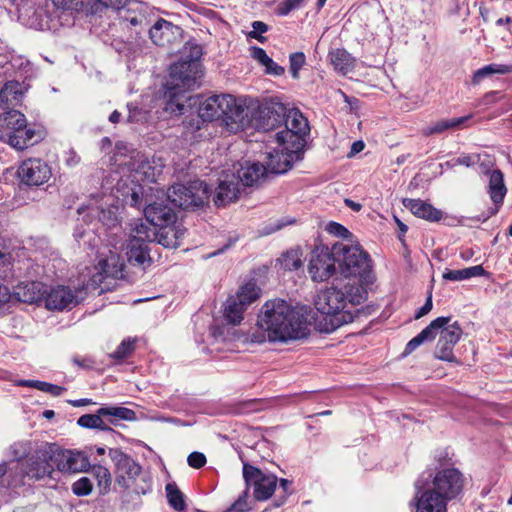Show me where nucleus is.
Segmentation results:
<instances>
[{
  "instance_id": "obj_44",
  "label": "nucleus",
  "mask_w": 512,
  "mask_h": 512,
  "mask_svg": "<svg viewBox=\"0 0 512 512\" xmlns=\"http://www.w3.org/2000/svg\"><path fill=\"white\" fill-rule=\"evenodd\" d=\"M290 72L294 79L299 78V71L306 63V57L302 52H295L289 56Z\"/></svg>"
},
{
  "instance_id": "obj_9",
  "label": "nucleus",
  "mask_w": 512,
  "mask_h": 512,
  "mask_svg": "<svg viewBox=\"0 0 512 512\" xmlns=\"http://www.w3.org/2000/svg\"><path fill=\"white\" fill-rule=\"evenodd\" d=\"M259 295L260 288L255 282L249 281L239 288L236 295L228 297L223 308V317L227 324H240L244 311Z\"/></svg>"
},
{
  "instance_id": "obj_28",
  "label": "nucleus",
  "mask_w": 512,
  "mask_h": 512,
  "mask_svg": "<svg viewBox=\"0 0 512 512\" xmlns=\"http://www.w3.org/2000/svg\"><path fill=\"white\" fill-rule=\"evenodd\" d=\"M178 30L177 26L163 19H159L152 27L148 28L149 36L153 43L163 47L173 42L175 32Z\"/></svg>"
},
{
  "instance_id": "obj_27",
  "label": "nucleus",
  "mask_w": 512,
  "mask_h": 512,
  "mask_svg": "<svg viewBox=\"0 0 512 512\" xmlns=\"http://www.w3.org/2000/svg\"><path fill=\"white\" fill-rule=\"evenodd\" d=\"M131 166L133 170L132 177L135 182L153 183L157 181L162 173V166L156 165L154 160L138 159Z\"/></svg>"
},
{
  "instance_id": "obj_63",
  "label": "nucleus",
  "mask_w": 512,
  "mask_h": 512,
  "mask_svg": "<svg viewBox=\"0 0 512 512\" xmlns=\"http://www.w3.org/2000/svg\"><path fill=\"white\" fill-rule=\"evenodd\" d=\"M10 297L11 293L9 289L6 286L0 284V306L7 303L10 300Z\"/></svg>"
},
{
  "instance_id": "obj_40",
  "label": "nucleus",
  "mask_w": 512,
  "mask_h": 512,
  "mask_svg": "<svg viewBox=\"0 0 512 512\" xmlns=\"http://www.w3.org/2000/svg\"><path fill=\"white\" fill-rule=\"evenodd\" d=\"M512 72V65L489 64L478 69L473 75V83L478 84L492 74H508Z\"/></svg>"
},
{
  "instance_id": "obj_51",
  "label": "nucleus",
  "mask_w": 512,
  "mask_h": 512,
  "mask_svg": "<svg viewBox=\"0 0 512 512\" xmlns=\"http://www.w3.org/2000/svg\"><path fill=\"white\" fill-rule=\"evenodd\" d=\"M479 156L478 155H461L456 159H453L451 161L446 162V165L450 168H453L457 165H463L466 167H470L474 165L476 162H478Z\"/></svg>"
},
{
  "instance_id": "obj_6",
  "label": "nucleus",
  "mask_w": 512,
  "mask_h": 512,
  "mask_svg": "<svg viewBox=\"0 0 512 512\" xmlns=\"http://www.w3.org/2000/svg\"><path fill=\"white\" fill-rule=\"evenodd\" d=\"M41 134L27 125L26 117L17 110L0 114V140L7 141L17 150H23L37 143Z\"/></svg>"
},
{
  "instance_id": "obj_36",
  "label": "nucleus",
  "mask_w": 512,
  "mask_h": 512,
  "mask_svg": "<svg viewBox=\"0 0 512 512\" xmlns=\"http://www.w3.org/2000/svg\"><path fill=\"white\" fill-rule=\"evenodd\" d=\"M23 95L22 84L18 81H8L0 91V106L16 104Z\"/></svg>"
},
{
  "instance_id": "obj_17",
  "label": "nucleus",
  "mask_w": 512,
  "mask_h": 512,
  "mask_svg": "<svg viewBox=\"0 0 512 512\" xmlns=\"http://www.w3.org/2000/svg\"><path fill=\"white\" fill-rule=\"evenodd\" d=\"M146 241H151V235L146 226L141 224L136 230V235H132L127 244L126 254L130 264L142 267L150 264L151 258Z\"/></svg>"
},
{
  "instance_id": "obj_8",
  "label": "nucleus",
  "mask_w": 512,
  "mask_h": 512,
  "mask_svg": "<svg viewBox=\"0 0 512 512\" xmlns=\"http://www.w3.org/2000/svg\"><path fill=\"white\" fill-rule=\"evenodd\" d=\"M211 190L200 180L189 182L187 185L175 184L167 191V200L175 207L195 209L208 203Z\"/></svg>"
},
{
  "instance_id": "obj_15",
  "label": "nucleus",
  "mask_w": 512,
  "mask_h": 512,
  "mask_svg": "<svg viewBox=\"0 0 512 512\" xmlns=\"http://www.w3.org/2000/svg\"><path fill=\"white\" fill-rule=\"evenodd\" d=\"M302 158V149H288L280 145L279 149H273L267 152L265 166L269 174H282L287 172L295 161Z\"/></svg>"
},
{
  "instance_id": "obj_14",
  "label": "nucleus",
  "mask_w": 512,
  "mask_h": 512,
  "mask_svg": "<svg viewBox=\"0 0 512 512\" xmlns=\"http://www.w3.org/2000/svg\"><path fill=\"white\" fill-rule=\"evenodd\" d=\"M243 476L247 483L253 484L256 500L265 501L273 495L278 482L275 475L265 474L260 469L245 464Z\"/></svg>"
},
{
  "instance_id": "obj_4",
  "label": "nucleus",
  "mask_w": 512,
  "mask_h": 512,
  "mask_svg": "<svg viewBox=\"0 0 512 512\" xmlns=\"http://www.w3.org/2000/svg\"><path fill=\"white\" fill-rule=\"evenodd\" d=\"M451 317H438L425 327L417 336L413 337L406 345L404 354L408 355L424 342L432 341L439 334L435 357L448 362H456L453 348L462 336V328L458 322L449 324Z\"/></svg>"
},
{
  "instance_id": "obj_33",
  "label": "nucleus",
  "mask_w": 512,
  "mask_h": 512,
  "mask_svg": "<svg viewBox=\"0 0 512 512\" xmlns=\"http://www.w3.org/2000/svg\"><path fill=\"white\" fill-rule=\"evenodd\" d=\"M33 443L30 440L22 439L12 442L6 449L5 455L12 461L20 465L34 451Z\"/></svg>"
},
{
  "instance_id": "obj_19",
  "label": "nucleus",
  "mask_w": 512,
  "mask_h": 512,
  "mask_svg": "<svg viewBox=\"0 0 512 512\" xmlns=\"http://www.w3.org/2000/svg\"><path fill=\"white\" fill-rule=\"evenodd\" d=\"M54 456L55 466L61 472H84L90 467L87 455L81 451L59 450L54 446Z\"/></svg>"
},
{
  "instance_id": "obj_45",
  "label": "nucleus",
  "mask_w": 512,
  "mask_h": 512,
  "mask_svg": "<svg viewBox=\"0 0 512 512\" xmlns=\"http://www.w3.org/2000/svg\"><path fill=\"white\" fill-rule=\"evenodd\" d=\"M92 482L87 477H81L72 484V492L77 496H87L92 492Z\"/></svg>"
},
{
  "instance_id": "obj_34",
  "label": "nucleus",
  "mask_w": 512,
  "mask_h": 512,
  "mask_svg": "<svg viewBox=\"0 0 512 512\" xmlns=\"http://www.w3.org/2000/svg\"><path fill=\"white\" fill-rule=\"evenodd\" d=\"M329 60L334 69L346 75L354 68V58L345 49H335L330 51Z\"/></svg>"
},
{
  "instance_id": "obj_30",
  "label": "nucleus",
  "mask_w": 512,
  "mask_h": 512,
  "mask_svg": "<svg viewBox=\"0 0 512 512\" xmlns=\"http://www.w3.org/2000/svg\"><path fill=\"white\" fill-rule=\"evenodd\" d=\"M403 205L409 209L413 215L428 221H439L442 217L440 210L421 199H404Z\"/></svg>"
},
{
  "instance_id": "obj_42",
  "label": "nucleus",
  "mask_w": 512,
  "mask_h": 512,
  "mask_svg": "<svg viewBox=\"0 0 512 512\" xmlns=\"http://www.w3.org/2000/svg\"><path fill=\"white\" fill-rule=\"evenodd\" d=\"M91 213L97 214L99 222L109 229L116 228L119 224L116 210L112 207L107 209H90Z\"/></svg>"
},
{
  "instance_id": "obj_24",
  "label": "nucleus",
  "mask_w": 512,
  "mask_h": 512,
  "mask_svg": "<svg viewBox=\"0 0 512 512\" xmlns=\"http://www.w3.org/2000/svg\"><path fill=\"white\" fill-rule=\"evenodd\" d=\"M201 56V46L196 43L187 42L181 51L180 60L173 64V74H178L181 67H186L189 73H200L199 60Z\"/></svg>"
},
{
  "instance_id": "obj_32",
  "label": "nucleus",
  "mask_w": 512,
  "mask_h": 512,
  "mask_svg": "<svg viewBox=\"0 0 512 512\" xmlns=\"http://www.w3.org/2000/svg\"><path fill=\"white\" fill-rule=\"evenodd\" d=\"M160 230L158 233L154 231L149 232L151 235V241L156 239L159 244L166 248H177L181 244V238L184 231L179 227L174 226H159Z\"/></svg>"
},
{
  "instance_id": "obj_57",
  "label": "nucleus",
  "mask_w": 512,
  "mask_h": 512,
  "mask_svg": "<svg viewBox=\"0 0 512 512\" xmlns=\"http://www.w3.org/2000/svg\"><path fill=\"white\" fill-rule=\"evenodd\" d=\"M252 57L257 60L261 65L271 64V58L267 55L266 51L259 47L252 48Z\"/></svg>"
},
{
  "instance_id": "obj_53",
  "label": "nucleus",
  "mask_w": 512,
  "mask_h": 512,
  "mask_svg": "<svg viewBox=\"0 0 512 512\" xmlns=\"http://www.w3.org/2000/svg\"><path fill=\"white\" fill-rule=\"evenodd\" d=\"M253 30L249 32V37L257 39L260 42H264L265 38L261 36L262 33L268 30V26L261 21H254L252 23Z\"/></svg>"
},
{
  "instance_id": "obj_7",
  "label": "nucleus",
  "mask_w": 512,
  "mask_h": 512,
  "mask_svg": "<svg viewBox=\"0 0 512 512\" xmlns=\"http://www.w3.org/2000/svg\"><path fill=\"white\" fill-rule=\"evenodd\" d=\"M333 250L344 277H358L360 280L368 281L372 265L367 252L358 245L349 246L343 243L334 244Z\"/></svg>"
},
{
  "instance_id": "obj_41",
  "label": "nucleus",
  "mask_w": 512,
  "mask_h": 512,
  "mask_svg": "<svg viewBox=\"0 0 512 512\" xmlns=\"http://www.w3.org/2000/svg\"><path fill=\"white\" fill-rule=\"evenodd\" d=\"M127 4H132L131 0H86V9L91 12H97L101 8L123 9Z\"/></svg>"
},
{
  "instance_id": "obj_54",
  "label": "nucleus",
  "mask_w": 512,
  "mask_h": 512,
  "mask_svg": "<svg viewBox=\"0 0 512 512\" xmlns=\"http://www.w3.org/2000/svg\"><path fill=\"white\" fill-rule=\"evenodd\" d=\"M187 462L192 468L199 469L206 464V457L203 453L192 452L188 456Z\"/></svg>"
},
{
  "instance_id": "obj_2",
  "label": "nucleus",
  "mask_w": 512,
  "mask_h": 512,
  "mask_svg": "<svg viewBox=\"0 0 512 512\" xmlns=\"http://www.w3.org/2000/svg\"><path fill=\"white\" fill-rule=\"evenodd\" d=\"M257 326L271 342H287L306 335L303 316L283 299H272L264 303Z\"/></svg>"
},
{
  "instance_id": "obj_35",
  "label": "nucleus",
  "mask_w": 512,
  "mask_h": 512,
  "mask_svg": "<svg viewBox=\"0 0 512 512\" xmlns=\"http://www.w3.org/2000/svg\"><path fill=\"white\" fill-rule=\"evenodd\" d=\"M41 12L30 4H22L18 7V18L21 23L29 28L36 30L43 29Z\"/></svg>"
},
{
  "instance_id": "obj_46",
  "label": "nucleus",
  "mask_w": 512,
  "mask_h": 512,
  "mask_svg": "<svg viewBox=\"0 0 512 512\" xmlns=\"http://www.w3.org/2000/svg\"><path fill=\"white\" fill-rule=\"evenodd\" d=\"M123 18L129 22V24L131 26H139L140 27V31H145V30H148L149 28V20L147 19V17L145 16V14L141 11H139L138 13H134L132 15H125L123 16Z\"/></svg>"
},
{
  "instance_id": "obj_50",
  "label": "nucleus",
  "mask_w": 512,
  "mask_h": 512,
  "mask_svg": "<svg viewBox=\"0 0 512 512\" xmlns=\"http://www.w3.org/2000/svg\"><path fill=\"white\" fill-rule=\"evenodd\" d=\"M282 264L285 269L296 270L301 266V260L297 252L290 251L283 255Z\"/></svg>"
},
{
  "instance_id": "obj_25",
  "label": "nucleus",
  "mask_w": 512,
  "mask_h": 512,
  "mask_svg": "<svg viewBox=\"0 0 512 512\" xmlns=\"http://www.w3.org/2000/svg\"><path fill=\"white\" fill-rule=\"evenodd\" d=\"M507 189L504 184V176L503 173L499 169H495L490 172L489 176V184H488V193L495 207L491 208L488 214L484 217V220H487L491 216L495 215L499 207L502 205L504 201V197L506 195Z\"/></svg>"
},
{
  "instance_id": "obj_39",
  "label": "nucleus",
  "mask_w": 512,
  "mask_h": 512,
  "mask_svg": "<svg viewBox=\"0 0 512 512\" xmlns=\"http://www.w3.org/2000/svg\"><path fill=\"white\" fill-rule=\"evenodd\" d=\"M166 497L169 505L176 511L186 509L185 496L175 483H168L165 486Z\"/></svg>"
},
{
  "instance_id": "obj_62",
  "label": "nucleus",
  "mask_w": 512,
  "mask_h": 512,
  "mask_svg": "<svg viewBox=\"0 0 512 512\" xmlns=\"http://www.w3.org/2000/svg\"><path fill=\"white\" fill-rule=\"evenodd\" d=\"M43 381L38 380H19L16 382L17 386L30 387L35 388L40 391V387H42Z\"/></svg>"
},
{
  "instance_id": "obj_47",
  "label": "nucleus",
  "mask_w": 512,
  "mask_h": 512,
  "mask_svg": "<svg viewBox=\"0 0 512 512\" xmlns=\"http://www.w3.org/2000/svg\"><path fill=\"white\" fill-rule=\"evenodd\" d=\"M13 276L12 256L9 253L0 252V278L8 279Z\"/></svg>"
},
{
  "instance_id": "obj_49",
  "label": "nucleus",
  "mask_w": 512,
  "mask_h": 512,
  "mask_svg": "<svg viewBox=\"0 0 512 512\" xmlns=\"http://www.w3.org/2000/svg\"><path fill=\"white\" fill-rule=\"evenodd\" d=\"M134 350V341L131 339L123 340L117 349L111 355L115 359H124L129 356Z\"/></svg>"
},
{
  "instance_id": "obj_56",
  "label": "nucleus",
  "mask_w": 512,
  "mask_h": 512,
  "mask_svg": "<svg viewBox=\"0 0 512 512\" xmlns=\"http://www.w3.org/2000/svg\"><path fill=\"white\" fill-rule=\"evenodd\" d=\"M304 0H285L279 7V13L281 15H287L291 11L299 8Z\"/></svg>"
},
{
  "instance_id": "obj_16",
  "label": "nucleus",
  "mask_w": 512,
  "mask_h": 512,
  "mask_svg": "<svg viewBox=\"0 0 512 512\" xmlns=\"http://www.w3.org/2000/svg\"><path fill=\"white\" fill-rule=\"evenodd\" d=\"M17 174L22 183L28 186H40L50 179L51 169L45 161L29 158L21 163Z\"/></svg>"
},
{
  "instance_id": "obj_5",
  "label": "nucleus",
  "mask_w": 512,
  "mask_h": 512,
  "mask_svg": "<svg viewBox=\"0 0 512 512\" xmlns=\"http://www.w3.org/2000/svg\"><path fill=\"white\" fill-rule=\"evenodd\" d=\"M54 445L42 444L33 451L20 465H15L7 477L10 487H18L25 484V478L34 480L50 476L54 471Z\"/></svg>"
},
{
  "instance_id": "obj_11",
  "label": "nucleus",
  "mask_w": 512,
  "mask_h": 512,
  "mask_svg": "<svg viewBox=\"0 0 512 512\" xmlns=\"http://www.w3.org/2000/svg\"><path fill=\"white\" fill-rule=\"evenodd\" d=\"M426 487L437 493L447 502L455 499L463 490L464 477L456 468L439 470L431 482L424 479Z\"/></svg>"
},
{
  "instance_id": "obj_26",
  "label": "nucleus",
  "mask_w": 512,
  "mask_h": 512,
  "mask_svg": "<svg viewBox=\"0 0 512 512\" xmlns=\"http://www.w3.org/2000/svg\"><path fill=\"white\" fill-rule=\"evenodd\" d=\"M200 73H189L186 67L179 68L178 74H173V64L170 66V81L166 86L169 90V95L174 98L177 96L178 91L191 89L198 78Z\"/></svg>"
},
{
  "instance_id": "obj_31",
  "label": "nucleus",
  "mask_w": 512,
  "mask_h": 512,
  "mask_svg": "<svg viewBox=\"0 0 512 512\" xmlns=\"http://www.w3.org/2000/svg\"><path fill=\"white\" fill-rule=\"evenodd\" d=\"M268 174L265 164L248 163L238 171V181L245 186H253L263 181Z\"/></svg>"
},
{
  "instance_id": "obj_59",
  "label": "nucleus",
  "mask_w": 512,
  "mask_h": 512,
  "mask_svg": "<svg viewBox=\"0 0 512 512\" xmlns=\"http://www.w3.org/2000/svg\"><path fill=\"white\" fill-rule=\"evenodd\" d=\"M230 328L226 327V325L222 326H214L211 328V334L216 340L226 341L229 337L226 335L229 333Z\"/></svg>"
},
{
  "instance_id": "obj_18",
  "label": "nucleus",
  "mask_w": 512,
  "mask_h": 512,
  "mask_svg": "<svg viewBox=\"0 0 512 512\" xmlns=\"http://www.w3.org/2000/svg\"><path fill=\"white\" fill-rule=\"evenodd\" d=\"M416 512H447V501L426 487L423 476L415 483Z\"/></svg>"
},
{
  "instance_id": "obj_22",
  "label": "nucleus",
  "mask_w": 512,
  "mask_h": 512,
  "mask_svg": "<svg viewBox=\"0 0 512 512\" xmlns=\"http://www.w3.org/2000/svg\"><path fill=\"white\" fill-rule=\"evenodd\" d=\"M79 302L76 292L69 287L57 286L47 292L45 305L49 310L71 309Z\"/></svg>"
},
{
  "instance_id": "obj_13",
  "label": "nucleus",
  "mask_w": 512,
  "mask_h": 512,
  "mask_svg": "<svg viewBox=\"0 0 512 512\" xmlns=\"http://www.w3.org/2000/svg\"><path fill=\"white\" fill-rule=\"evenodd\" d=\"M336 263L338 259L334 255L333 247L331 249L326 246L316 247L311 253L308 265L311 279L315 282L328 280L336 271Z\"/></svg>"
},
{
  "instance_id": "obj_60",
  "label": "nucleus",
  "mask_w": 512,
  "mask_h": 512,
  "mask_svg": "<svg viewBox=\"0 0 512 512\" xmlns=\"http://www.w3.org/2000/svg\"><path fill=\"white\" fill-rule=\"evenodd\" d=\"M432 307H433L432 296L429 295L427 297L424 305L420 309H418L417 312L415 313V319H420L423 316H425L426 314H428L432 310Z\"/></svg>"
},
{
  "instance_id": "obj_3",
  "label": "nucleus",
  "mask_w": 512,
  "mask_h": 512,
  "mask_svg": "<svg viewBox=\"0 0 512 512\" xmlns=\"http://www.w3.org/2000/svg\"><path fill=\"white\" fill-rule=\"evenodd\" d=\"M366 297V290L355 281L333 284L318 294L315 307L321 314L332 317V326L336 328L352 321L351 313L345 311L347 305H359Z\"/></svg>"
},
{
  "instance_id": "obj_20",
  "label": "nucleus",
  "mask_w": 512,
  "mask_h": 512,
  "mask_svg": "<svg viewBox=\"0 0 512 512\" xmlns=\"http://www.w3.org/2000/svg\"><path fill=\"white\" fill-rule=\"evenodd\" d=\"M109 456L116 466L118 483L129 487V480H134L141 473V466L120 449H110Z\"/></svg>"
},
{
  "instance_id": "obj_55",
  "label": "nucleus",
  "mask_w": 512,
  "mask_h": 512,
  "mask_svg": "<svg viewBox=\"0 0 512 512\" xmlns=\"http://www.w3.org/2000/svg\"><path fill=\"white\" fill-rule=\"evenodd\" d=\"M327 231L330 232L331 234H334L342 238H347L350 236L349 230L346 229L343 225L336 222H330L327 226Z\"/></svg>"
},
{
  "instance_id": "obj_21",
  "label": "nucleus",
  "mask_w": 512,
  "mask_h": 512,
  "mask_svg": "<svg viewBox=\"0 0 512 512\" xmlns=\"http://www.w3.org/2000/svg\"><path fill=\"white\" fill-rule=\"evenodd\" d=\"M123 267L124 264L116 252L109 250L108 254L102 253L95 267L97 273L92 276L93 281L101 282L105 277L119 278L122 276Z\"/></svg>"
},
{
  "instance_id": "obj_10",
  "label": "nucleus",
  "mask_w": 512,
  "mask_h": 512,
  "mask_svg": "<svg viewBox=\"0 0 512 512\" xmlns=\"http://www.w3.org/2000/svg\"><path fill=\"white\" fill-rule=\"evenodd\" d=\"M135 419V412L125 407H101L95 414H84L77 420V424L87 429L110 431V425H116L119 420L131 421Z\"/></svg>"
},
{
  "instance_id": "obj_64",
  "label": "nucleus",
  "mask_w": 512,
  "mask_h": 512,
  "mask_svg": "<svg viewBox=\"0 0 512 512\" xmlns=\"http://www.w3.org/2000/svg\"><path fill=\"white\" fill-rule=\"evenodd\" d=\"M73 362L81 368H91L94 362L90 358H73Z\"/></svg>"
},
{
  "instance_id": "obj_52",
  "label": "nucleus",
  "mask_w": 512,
  "mask_h": 512,
  "mask_svg": "<svg viewBox=\"0 0 512 512\" xmlns=\"http://www.w3.org/2000/svg\"><path fill=\"white\" fill-rule=\"evenodd\" d=\"M248 488L238 497V499L232 504V506L228 509V511H237V512H245L248 511Z\"/></svg>"
},
{
  "instance_id": "obj_61",
  "label": "nucleus",
  "mask_w": 512,
  "mask_h": 512,
  "mask_svg": "<svg viewBox=\"0 0 512 512\" xmlns=\"http://www.w3.org/2000/svg\"><path fill=\"white\" fill-rule=\"evenodd\" d=\"M266 68V72L268 74H272V75H276V76H280V75H283L284 72H285V69L278 65L276 62H274L272 59H271V64H265L264 66Z\"/></svg>"
},
{
  "instance_id": "obj_12",
  "label": "nucleus",
  "mask_w": 512,
  "mask_h": 512,
  "mask_svg": "<svg viewBox=\"0 0 512 512\" xmlns=\"http://www.w3.org/2000/svg\"><path fill=\"white\" fill-rule=\"evenodd\" d=\"M286 130L278 132L276 139L279 145H284L291 141L293 148L303 149L305 145L304 137L309 132V125L307 119L303 114L297 110H291L285 118Z\"/></svg>"
},
{
  "instance_id": "obj_29",
  "label": "nucleus",
  "mask_w": 512,
  "mask_h": 512,
  "mask_svg": "<svg viewBox=\"0 0 512 512\" xmlns=\"http://www.w3.org/2000/svg\"><path fill=\"white\" fill-rule=\"evenodd\" d=\"M239 192L238 179L233 177L230 180H221L215 191L214 203L217 206H226L237 200Z\"/></svg>"
},
{
  "instance_id": "obj_1",
  "label": "nucleus",
  "mask_w": 512,
  "mask_h": 512,
  "mask_svg": "<svg viewBox=\"0 0 512 512\" xmlns=\"http://www.w3.org/2000/svg\"><path fill=\"white\" fill-rule=\"evenodd\" d=\"M199 116L204 121L222 119L226 125L235 124L236 129L254 128L269 131L277 127L285 116L276 110L256 105L246 106L233 95H213L201 103Z\"/></svg>"
},
{
  "instance_id": "obj_58",
  "label": "nucleus",
  "mask_w": 512,
  "mask_h": 512,
  "mask_svg": "<svg viewBox=\"0 0 512 512\" xmlns=\"http://www.w3.org/2000/svg\"><path fill=\"white\" fill-rule=\"evenodd\" d=\"M41 385L42 387H40V391L49 393L53 396H60L65 391L64 387L54 385L48 382H43V384Z\"/></svg>"
},
{
  "instance_id": "obj_37",
  "label": "nucleus",
  "mask_w": 512,
  "mask_h": 512,
  "mask_svg": "<svg viewBox=\"0 0 512 512\" xmlns=\"http://www.w3.org/2000/svg\"><path fill=\"white\" fill-rule=\"evenodd\" d=\"M470 116H463L459 118L442 119L425 128L424 134L429 136L433 134H440L448 129H456L468 121Z\"/></svg>"
},
{
  "instance_id": "obj_43",
  "label": "nucleus",
  "mask_w": 512,
  "mask_h": 512,
  "mask_svg": "<svg viewBox=\"0 0 512 512\" xmlns=\"http://www.w3.org/2000/svg\"><path fill=\"white\" fill-rule=\"evenodd\" d=\"M91 470L92 474L97 479L101 493H106L112 481L110 471L102 465H93Z\"/></svg>"
},
{
  "instance_id": "obj_48",
  "label": "nucleus",
  "mask_w": 512,
  "mask_h": 512,
  "mask_svg": "<svg viewBox=\"0 0 512 512\" xmlns=\"http://www.w3.org/2000/svg\"><path fill=\"white\" fill-rule=\"evenodd\" d=\"M54 6L64 10L79 11L86 8V0H51Z\"/></svg>"
},
{
  "instance_id": "obj_23",
  "label": "nucleus",
  "mask_w": 512,
  "mask_h": 512,
  "mask_svg": "<svg viewBox=\"0 0 512 512\" xmlns=\"http://www.w3.org/2000/svg\"><path fill=\"white\" fill-rule=\"evenodd\" d=\"M146 219L154 226H168L176 221V214L163 200L148 203L144 207Z\"/></svg>"
},
{
  "instance_id": "obj_38",
  "label": "nucleus",
  "mask_w": 512,
  "mask_h": 512,
  "mask_svg": "<svg viewBox=\"0 0 512 512\" xmlns=\"http://www.w3.org/2000/svg\"><path fill=\"white\" fill-rule=\"evenodd\" d=\"M484 274V268L481 265H476L460 270L446 269V271L443 273V278L449 281H462L472 277L482 276Z\"/></svg>"
}]
</instances>
